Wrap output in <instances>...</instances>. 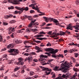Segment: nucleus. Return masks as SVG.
Here are the masks:
<instances>
[{"label":"nucleus","mask_w":79,"mask_h":79,"mask_svg":"<svg viewBox=\"0 0 79 79\" xmlns=\"http://www.w3.org/2000/svg\"><path fill=\"white\" fill-rule=\"evenodd\" d=\"M63 66L64 67H62V68L58 69V67L57 66H56L53 69V70L56 71H62L64 73H66L68 71V69L67 68H70L72 66V65L68 64L66 62H65L63 64Z\"/></svg>","instance_id":"obj_1"},{"label":"nucleus","mask_w":79,"mask_h":79,"mask_svg":"<svg viewBox=\"0 0 79 79\" xmlns=\"http://www.w3.org/2000/svg\"><path fill=\"white\" fill-rule=\"evenodd\" d=\"M9 53H11L9 54L11 55H16L18 53H19V50L17 49H10L8 50Z\"/></svg>","instance_id":"obj_2"},{"label":"nucleus","mask_w":79,"mask_h":79,"mask_svg":"<svg viewBox=\"0 0 79 79\" xmlns=\"http://www.w3.org/2000/svg\"><path fill=\"white\" fill-rule=\"evenodd\" d=\"M45 50L47 52H50V53H51V54H55L56 53H57L59 51L58 49H55V50H54V49L51 48H46L45 49Z\"/></svg>","instance_id":"obj_3"},{"label":"nucleus","mask_w":79,"mask_h":79,"mask_svg":"<svg viewBox=\"0 0 79 79\" xmlns=\"http://www.w3.org/2000/svg\"><path fill=\"white\" fill-rule=\"evenodd\" d=\"M48 56L46 55H41L40 56V58L39 59V60L40 61H42V63H44L45 60V58H47Z\"/></svg>","instance_id":"obj_4"},{"label":"nucleus","mask_w":79,"mask_h":79,"mask_svg":"<svg viewBox=\"0 0 79 79\" xmlns=\"http://www.w3.org/2000/svg\"><path fill=\"white\" fill-rule=\"evenodd\" d=\"M43 69V70H44L45 71H50V72H48L47 71L45 72V73L46 74L45 75H47L48 76L50 74V72H51L52 70V69H49L48 68H44Z\"/></svg>","instance_id":"obj_5"},{"label":"nucleus","mask_w":79,"mask_h":79,"mask_svg":"<svg viewBox=\"0 0 79 79\" xmlns=\"http://www.w3.org/2000/svg\"><path fill=\"white\" fill-rule=\"evenodd\" d=\"M27 32L28 33L30 32H37V29H32L31 28H28L26 30Z\"/></svg>","instance_id":"obj_6"},{"label":"nucleus","mask_w":79,"mask_h":79,"mask_svg":"<svg viewBox=\"0 0 79 79\" xmlns=\"http://www.w3.org/2000/svg\"><path fill=\"white\" fill-rule=\"evenodd\" d=\"M32 59H33V57L32 55H30L28 57H27L25 60V61H32Z\"/></svg>","instance_id":"obj_7"},{"label":"nucleus","mask_w":79,"mask_h":79,"mask_svg":"<svg viewBox=\"0 0 79 79\" xmlns=\"http://www.w3.org/2000/svg\"><path fill=\"white\" fill-rule=\"evenodd\" d=\"M9 2L12 3L15 5H18L19 4V1H18L16 0H8Z\"/></svg>","instance_id":"obj_8"},{"label":"nucleus","mask_w":79,"mask_h":79,"mask_svg":"<svg viewBox=\"0 0 79 79\" xmlns=\"http://www.w3.org/2000/svg\"><path fill=\"white\" fill-rule=\"evenodd\" d=\"M39 25V23H31L29 25L28 27H32V26H38Z\"/></svg>","instance_id":"obj_9"},{"label":"nucleus","mask_w":79,"mask_h":79,"mask_svg":"<svg viewBox=\"0 0 79 79\" xmlns=\"http://www.w3.org/2000/svg\"><path fill=\"white\" fill-rule=\"evenodd\" d=\"M35 49L38 50L36 52L37 53H39V52H42V50H40V48L38 46H36L35 47Z\"/></svg>","instance_id":"obj_10"},{"label":"nucleus","mask_w":79,"mask_h":79,"mask_svg":"<svg viewBox=\"0 0 79 79\" xmlns=\"http://www.w3.org/2000/svg\"><path fill=\"white\" fill-rule=\"evenodd\" d=\"M13 47H14V46L13 44H10L7 46L6 48H7L10 49V48H13Z\"/></svg>","instance_id":"obj_11"},{"label":"nucleus","mask_w":79,"mask_h":79,"mask_svg":"<svg viewBox=\"0 0 79 79\" xmlns=\"http://www.w3.org/2000/svg\"><path fill=\"white\" fill-rule=\"evenodd\" d=\"M49 19H51L50 21H52L54 22V23H56L58 22V21L57 20L52 18L51 17L49 18Z\"/></svg>","instance_id":"obj_12"},{"label":"nucleus","mask_w":79,"mask_h":79,"mask_svg":"<svg viewBox=\"0 0 79 79\" xmlns=\"http://www.w3.org/2000/svg\"><path fill=\"white\" fill-rule=\"evenodd\" d=\"M8 30H9V32L11 31L12 32H14L15 31V28H12L11 27H10L8 28Z\"/></svg>","instance_id":"obj_13"},{"label":"nucleus","mask_w":79,"mask_h":79,"mask_svg":"<svg viewBox=\"0 0 79 79\" xmlns=\"http://www.w3.org/2000/svg\"><path fill=\"white\" fill-rule=\"evenodd\" d=\"M69 27H67L66 29L67 30H69L70 29V30H73V27H72V26H71V24H69L68 26Z\"/></svg>","instance_id":"obj_14"},{"label":"nucleus","mask_w":79,"mask_h":79,"mask_svg":"<svg viewBox=\"0 0 79 79\" xmlns=\"http://www.w3.org/2000/svg\"><path fill=\"white\" fill-rule=\"evenodd\" d=\"M25 17L27 18H28V20H31L32 19V16H28L27 15H25Z\"/></svg>","instance_id":"obj_15"},{"label":"nucleus","mask_w":79,"mask_h":79,"mask_svg":"<svg viewBox=\"0 0 79 79\" xmlns=\"http://www.w3.org/2000/svg\"><path fill=\"white\" fill-rule=\"evenodd\" d=\"M43 18H44L46 22H48V21L50 20V21L51 19H49V18H47L46 17H43Z\"/></svg>","instance_id":"obj_16"},{"label":"nucleus","mask_w":79,"mask_h":79,"mask_svg":"<svg viewBox=\"0 0 79 79\" xmlns=\"http://www.w3.org/2000/svg\"><path fill=\"white\" fill-rule=\"evenodd\" d=\"M15 60H14V59H12V60H11L10 61H9L8 62V64H12L13 63H14V62L15 61Z\"/></svg>","instance_id":"obj_17"},{"label":"nucleus","mask_w":79,"mask_h":79,"mask_svg":"<svg viewBox=\"0 0 79 79\" xmlns=\"http://www.w3.org/2000/svg\"><path fill=\"white\" fill-rule=\"evenodd\" d=\"M22 9L23 11H28L29 10V8L28 7H22Z\"/></svg>","instance_id":"obj_18"},{"label":"nucleus","mask_w":79,"mask_h":79,"mask_svg":"<svg viewBox=\"0 0 79 79\" xmlns=\"http://www.w3.org/2000/svg\"><path fill=\"white\" fill-rule=\"evenodd\" d=\"M13 15L11 14H9V15H7L5 17L6 18L8 19L9 18H12V17H13Z\"/></svg>","instance_id":"obj_19"},{"label":"nucleus","mask_w":79,"mask_h":79,"mask_svg":"<svg viewBox=\"0 0 79 79\" xmlns=\"http://www.w3.org/2000/svg\"><path fill=\"white\" fill-rule=\"evenodd\" d=\"M57 57L58 58H64V56L63 54H59V55H57Z\"/></svg>","instance_id":"obj_20"},{"label":"nucleus","mask_w":79,"mask_h":79,"mask_svg":"<svg viewBox=\"0 0 79 79\" xmlns=\"http://www.w3.org/2000/svg\"><path fill=\"white\" fill-rule=\"evenodd\" d=\"M66 34L65 32H63V31H60V35H65Z\"/></svg>","instance_id":"obj_21"},{"label":"nucleus","mask_w":79,"mask_h":79,"mask_svg":"<svg viewBox=\"0 0 79 79\" xmlns=\"http://www.w3.org/2000/svg\"><path fill=\"white\" fill-rule=\"evenodd\" d=\"M18 60H19V62H18L16 63L17 64H18L19 63V62H21L23 61V58L20 57V58H19Z\"/></svg>","instance_id":"obj_22"},{"label":"nucleus","mask_w":79,"mask_h":79,"mask_svg":"<svg viewBox=\"0 0 79 79\" xmlns=\"http://www.w3.org/2000/svg\"><path fill=\"white\" fill-rule=\"evenodd\" d=\"M20 69V68L18 67H16L14 69V72H16L17 71H18L19 69Z\"/></svg>","instance_id":"obj_23"},{"label":"nucleus","mask_w":79,"mask_h":79,"mask_svg":"<svg viewBox=\"0 0 79 79\" xmlns=\"http://www.w3.org/2000/svg\"><path fill=\"white\" fill-rule=\"evenodd\" d=\"M57 35H58L57 34V33H55L54 34V35L50 36V37H52L53 38L55 37H57Z\"/></svg>","instance_id":"obj_24"},{"label":"nucleus","mask_w":79,"mask_h":79,"mask_svg":"<svg viewBox=\"0 0 79 79\" xmlns=\"http://www.w3.org/2000/svg\"><path fill=\"white\" fill-rule=\"evenodd\" d=\"M20 10L19 11V15H21V14L23 12V11L24 10L23 9H22V7L21 8V9H20Z\"/></svg>","instance_id":"obj_25"},{"label":"nucleus","mask_w":79,"mask_h":79,"mask_svg":"<svg viewBox=\"0 0 79 79\" xmlns=\"http://www.w3.org/2000/svg\"><path fill=\"white\" fill-rule=\"evenodd\" d=\"M25 47L26 48H27V49L28 50H30V48H31V46H25Z\"/></svg>","instance_id":"obj_26"},{"label":"nucleus","mask_w":79,"mask_h":79,"mask_svg":"<svg viewBox=\"0 0 79 79\" xmlns=\"http://www.w3.org/2000/svg\"><path fill=\"white\" fill-rule=\"evenodd\" d=\"M43 36L44 35H37L35 36V37H43Z\"/></svg>","instance_id":"obj_27"},{"label":"nucleus","mask_w":79,"mask_h":79,"mask_svg":"<svg viewBox=\"0 0 79 79\" xmlns=\"http://www.w3.org/2000/svg\"><path fill=\"white\" fill-rule=\"evenodd\" d=\"M51 63V62H50L49 60H48L47 63H43L42 64V65H45V64H50Z\"/></svg>","instance_id":"obj_28"},{"label":"nucleus","mask_w":79,"mask_h":79,"mask_svg":"<svg viewBox=\"0 0 79 79\" xmlns=\"http://www.w3.org/2000/svg\"><path fill=\"white\" fill-rule=\"evenodd\" d=\"M15 42L16 44H20V43H21V42H20V40H18L17 39H16Z\"/></svg>","instance_id":"obj_29"},{"label":"nucleus","mask_w":79,"mask_h":79,"mask_svg":"<svg viewBox=\"0 0 79 79\" xmlns=\"http://www.w3.org/2000/svg\"><path fill=\"white\" fill-rule=\"evenodd\" d=\"M71 58L72 60H73V63H75L76 62V59H74V57H71Z\"/></svg>","instance_id":"obj_30"},{"label":"nucleus","mask_w":79,"mask_h":79,"mask_svg":"<svg viewBox=\"0 0 79 79\" xmlns=\"http://www.w3.org/2000/svg\"><path fill=\"white\" fill-rule=\"evenodd\" d=\"M52 31H48V34L49 35H54L55 33L53 32L52 34Z\"/></svg>","instance_id":"obj_31"},{"label":"nucleus","mask_w":79,"mask_h":79,"mask_svg":"<svg viewBox=\"0 0 79 79\" xmlns=\"http://www.w3.org/2000/svg\"><path fill=\"white\" fill-rule=\"evenodd\" d=\"M19 64H18V65H23V64H24V62H19Z\"/></svg>","instance_id":"obj_32"},{"label":"nucleus","mask_w":79,"mask_h":79,"mask_svg":"<svg viewBox=\"0 0 79 79\" xmlns=\"http://www.w3.org/2000/svg\"><path fill=\"white\" fill-rule=\"evenodd\" d=\"M23 43L24 44L26 45V44H27L29 43V42L28 41H23Z\"/></svg>","instance_id":"obj_33"},{"label":"nucleus","mask_w":79,"mask_h":79,"mask_svg":"<svg viewBox=\"0 0 79 79\" xmlns=\"http://www.w3.org/2000/svg\"><path fill=\"white\" fill-rule=\"evenodd\" d=\"M52 56L53 58H56V57H58V55L56 56V55L55 54H52Z\"/></svg>","instance_id":"obj_34"},{"label":"nucleus","mask_w":79,"mask_h":79,"mask_svg":"<svg viewBox=\"0 0 79 79\" xmlns=\"http://www.w3.org/2000/svg\"><path fill=\"white\" fill-rule=\"evenodd\" d=\"M56 25H59V26H60L61 27H64V26H61V25L60 24V23H59L58 22L56 23Z\"/></svg>","instance_id":"obj_35"},{"label":"nucleus","mask_w":79,"mask_h":79,"mask_svg":"<svg viewBox=\"0 0 79 79\" xmlns=\"http://www.w3.org/2000/svg\"><path fill=\"white\" fill-rule=\"evenodd\" d=\"M68 52L69 53H72L73 52V49H70V50H68Z\"/></svg>","instance_id":"obj_36"},{"label":"nucleus","mask_w":79,"mask_h":79,"mask_svg":"<svg viewBox=\"0 0 79 79\" xmlns=\"http://www.w3.org/2000/svg\"><path fill=\"white\" fill-rule=\"evenodd\" d=\"M15 8L16 9H17V10H21V8L19 7L16 6L15 7Z\"/></svg>","instance_id":"obj_37"},{"label":"nucleus","mask_w":79,"mask_h":79,"mask_svg":"<svg viewBox=\"0 0 79 79\" xmlns=\"http://www.w3.org/2000/svg\"><path fill=\"white\" fill-rule=\"evenodd\" d=\"M3 36L2 35H0V42H2L3 41V39H2Z\"/></svg>","instance_id":"obj_38"},{"label":"nucleus","mask_w":79,"mask_h":79,"mask_svg":"<svg viewBox=\"0 0 79 79\" xmlns=\"http://www.w3.org/2000/svg\"><path fill=\"white\" fill-rule=\"evenodd\" d=\"M30 76H32V75L34 74V73L33 72L31 71L30 72Z\"/></svg>","instance_id":"obj_39"},{"label":"nucleus","mask_w":79,"mask_h":79,"mask_svg":"<svg viewBox=\"0 0 79 79\" xmlns=\"http://www.w3.org/2000/svg\"><path fill=\"white\" fill-rule=\"evenodd\" d=\"M47 39L46 38H40V40H46Z\"/></svg>","instance_id":"obj_40"},{"label":"nucleus","mask_w":79,"mask_h":79,"mask_svg":"<svg viewBox=\"0 0 79 79\" xmlns=\"http://www.w3.org/2000/svg\"><path fill=\"white\" fill-rule=\"evenodd\" d=\"M73 70H74V71H75V72H77V71H79V69H78L77 68H74Z\"/></svg>","instance_id":"obj_41"},{"label":"nucleus","mask_w":79,"mask_h":79,"mask_svg":"<svg viewBox=\"0 0 79 79\" xmlns=\"http://www.w3.org/2000/svg\"><path fill=\"white\" fill-rule=\"evenodd\" d=\"M15 20H12L10 21V24H12L13 23H15Z\"/></svg>","instance_id":"obj_42"},{"label":"nucleus","mask_w":79,"mask_h":79,"mask_svg":"<svg viewBox=\"0 0 79 79\" xmlns=\"http://www.w3.org/2000/svg\"><path fill=\"white\" fill-rule=\"evenodd\" d=\"M36 10L37 11H39V8L38 7V6L37 5H36Z\"/></svg>","instance_id":"obj_43"},{"label":"nucleus","mask_w":79,"mask_h":79,"mask_svg":"<svg viewBox=\"0 0 79 79\" xmlns=\"http://www.w3.org/2000/svg\"><path fill=\"white\" fill-rule=\"evenodd\" d=\"M30 13H35V11L33 10H31L30 11Z\"/></svg>","instance_id":"obj_44"},{"label":"nucleus","mask_w":79,"mask_h":79,"mask_svg":"<svg viewBox=\"0 0 79 79\" xmlns=\"http://www.w3.org/2000/svg\"><path fill=\"white\" fill-rule=\"evenodd\" d=\"M46 33L44 32V31H41L40 32V34H45Z\"/></svg>","instance_id":"obj_45"},{"label":"nucleus","mask_w":79,"mask_h":79,"mask_svg":"<svg viewBox=\"0 0 79 79\" xmlns=\"http://www.w3.org/2000/svg\"><path fill=\"white\" fill-rule=\"evenodd\" d=\"M46 45L47 47H48L49 46H52V44H51L50 42H48V43Z\"/></svg>","instance_id":"obj_46"},{"label":"nucleus","mask_w":79,"mask_h":79,"mask_svg":"<svg viewBox=\"0 0 79 79\" xmlns=\"http://www.w3.org/2000/svg\"><path fill=\"white\" fill-rule=\"evenodd\" d=\"M3 24L5 26H7L8 24V23H7L3 22Z\"/></svg>","instance_id":"obj_47"},{"label":"nucleus","mask_w":79,"mask_h":79,"mask_svg":"<svg viewBox=\"0 0 79 79\" xmlns=\"http://www.w3.org/2000/svg\"><path fill=\"white\" fill-rule=\"evenodd\" d=\"M45 24H46V23H45L44 22L42 23V24L41 25V27H43V26H44V25H45Z\"/></svg>","instance_id":"obj_48"},{"label":"nucleus","mask_w":79,"mask_h":79,"mask_svg":"<svg viewBox=\"0 0 79 79\" xmlns=\"http://www.w3.org/2000/svg\"><path fill=\"white\" fill-rule=\"evenodd\" d=\"M23 32V31H22V30H21V29L17 31L18 33H21Z\"/></svg>","instance_id":"obj_49"},{"label":"nucleus","mask_w":79,"mask_h":79,"mask_svg":"<svg viewBox=\"0 0 79 79\" xmlns=\"http://www.w3.org/2000/svg\"><path fill=\"white\" fill-rule=\"evenodd\" d=\"M7 57V55L4 54L3 55V56H2V58L3 59V58H6Z\"/></svg>","instance_id":"obj_50"},{"label":"nucleus","mask_w":79,"mask_h":79,"mask_svg":"<svg viewBox=\"0 0 79 79\" xmlns=\"http://www.w3.org/2000/svg\"><path fill=\"white\" fill-rule=\"evenodd\" d=\"M2 61H4V60H5V59H3V58H0V63H2Z\"/></svg>","instance_id":"obj_51"},{"label":"nucleus","mask_w":79,"mask_h":79,"mask_svg":"<svg viewBox=\"0 0 79 79\" xmlns=\"http://www.w3.org/2000/svg\"><path fill=\"white\" fill-rule=\"evenodd\" d=\"M36 21V19H35L34 20V21L33 20H31V23H32V24L34 23H35V22Z\"/></svg>","instance_id":"obj_52"},{"label":"nucleus","mask_w":79,"mask_h":79,"mask_svg":"<svg viewBox=\"0 0 79 79\" xmlns=\"http://www.w3.org/2000/svg\"><path fill=\"white\" fill-rule=\"evenodd\" d=\"M74 55L76 58H77V57L78 56V53H76L75 54H74Z\"/></svg>","instance_id":"obj_53"},{"label":"nucleus","mask_w":79,"mask_h":79,"mask_svg":"<svg viewBox=\"0 0 79 79\" xmlns=\"http://www.w3.org/2000/svg\"><path fill=\"white\" fill-rule=\"evenodd\" d=\"M31 55H36V54L34 52H32L31 53Z\"/></svg>","instance_id":"obj_54"},{"label":"nucleus","mask_w":79,"mask_h":79,"mask_svg":"<svg viewBox=\"0 0 79 79\" xmlns=\"http://www.w3.org/2000/svg\"><path fill=\"white\" fill-rule=\"evenodd\" d=\"M65 32V33H68V34H70V33H71L68 30H66Z\"/></svg>","instance_id":"obj_55"},{"label":"nucleus","mask_w":79,"mask_h":79,"mask_svg":"<svg viewBox=\"0 0 79 79\" xmlns=\"http://www.w3.org/2000/svg\"><path fill=\"white\" fill-rule=\"evenodd\" d=\"M15 14H18V13H19V11L15 10Z\"/></svg>","instance_id":"obj_56"},{"label":"nucleus","mask_w":79,"mask_h":79,"mask_svg":"<svg viewBox=\"0 0 79 79\" xmlns=\"http://www.w3.org/2000/svg\"><path fill=\"white\" fill-rule=\"evenodd\" d=\"M56 76L55 74H53L52 76L51 77L52 78H54V77H55Z\"/></svg>","instance_id":"obj_57"},{"label":"nucleus","mask_w":79,"mask_h":79,"mask_svg":"<svg viewBox=\"0 0 79 79\" xmlns=\"http://www.w3.org/2000/svg\"><path fill=\"white\" fill-rule=\"evenodd\" d=\"M38 77H39V76L38 75H35L34 77H33L32 78L34 79V78H37ZM33 77H34V78Z\"/></svg>","instance_id":"obj_58"},{"label":"nucleus","mask_w":79,"mask_h":79,"mask_svg":"<svg viewBox=\"0 0 79 79\" xmlns=\"http://www.w3.org/2000/svg\"><path fill=\"white\" fill-rule=\"evenodd\" d=\"M75 29H76V30H77L78 31L79 30V28L76 25V27H75Z\"/></svg>","instance_id":"obj_59"},{"label":"nucleus","mask_w":79,"mask_h":79,"mask_svg":"<svg viewBox=\"0 0 79 79\" xmlns=\"http://www.w3.org/2000/svg\"><path fill=\"white\" fill-rule=\"evenodd\" d=\"M58 40H59V41H62L63 42H64V40L63 39H59Z\"/></svg>","instance_id":"obj_60"},{"label":"nucleus","mask_w":79,"mask_h":79,"mask_svg":"<svg viewBox=\"0 0 79 79\" xmlns=\"http://www.w3.org/2000/svg\"><path fill=\"white\" fill-rule=\"evenodd\" d=\"M68 52V51L67 50H65L64 51V53H67Z\"/></svg>","instance_id":"obj_61"},{"label":"nucleus","mask_w":79,"mask_h":79,"mask_svg":"<svg viewBox=\"0 0 79 79\" xmlns=\"http://www.w3.org/2000/svg\"><path fill=\"white\" fill-rule=\"evenodd\" d=\"M34 61H35V62H37V59H33Z\"/></svg>","instance_id":"obj_62"},{"label":"nucleus","mask_w":79,"mask_h":79,"mask_svg":"<svg viewBox=\"0 0 79 79\" xmlns=\"http://www.w3.org/2000/svg\"><path fill=\"white\" fill-rule=\"evenodd\" d=\"M73 52H77V50L76 49H73Z\"/></svg>","instance_id":"obj_63"},{"label":"nucleus","mask_w":79,"mask_h":79,"mask_svg":"<svg viewBox=\"0 0 79 79\" xmlns=\"http://www.w3.org/2000/svg\"><path fill=\"white\" fill-rule=\"evenodd\" d=\"M32 79V77H28L27 78H26V79Z\"/></svg>","instance_id":"obj_64"}]
</instances>
